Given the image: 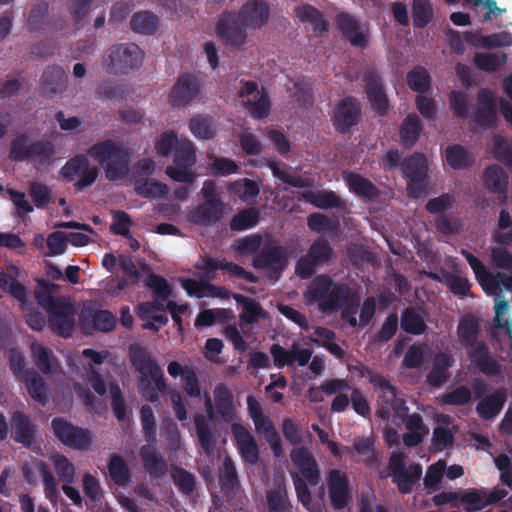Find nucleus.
I'll list each match as a JSON object with an SVG mask.
<instances>
[{
	"label": "nucleus",
	"mask_w": 512,
	"mask_h": 512,
	"mask_svg": "<svg viewBox=\"0 0 512 512\" xmlns=\"http://www.w3.org/2000/svg\"><path fill=\"white\" fill-rule=\"evenodd\" d=\"M41 81L46 92L55 94L66 88L67 75L62 67L50 66L43 72Z\"/></svg>",
	"instance_id": "8fccbe9b"
},
{
	"label": "nucleus",
	"mask_w": 512,
	"mask_h": 512,
	"mask_svg": "<svg viewBox=\"0 0 512 512\" xmlns=\"http://www.w3.org/2000/svg\"><path fill=\"white\" fill-rule=\"evenodd\" d=\"M29 195L33 204L40 209L46 208L52 202V190L44 183L34 181L29 186Z\"/></svg>",
	"instance_id": "338daca9"
},
{
	"label": "nucleus",
	"mask_w": 512,
	"mask_h": 512,
	"mask_svg": "<svg viewBox=\"0 0 512 512\" xmlns=\"http://www.w3.org/2000/svg\"><path fill=\"white\" fill-rule=\"evenodd\" d=\"M423 125L416 113H409L400 125L399 135L401 143L408 148L415 145L421 136Z\"/></svg>",
	"instance_id": "ea45409f"
},
{
	"label": "nucleus",
	"mask_w": 512,
	"mask_h": 512,
	"mask_svg": "<svg viewBox=\"0 0 512 512\" xmlns=\"http://www.w3.org/2000/svg\"><path fill=\"white\" fill-rule=\"evenodd\" d=\"M407 412H409V410ZM396 416L403 420L405 427L408 430V432L403 435V443L407 447H416L420 445L429 432L428 427L423 422L422 416L418 413H406L404 415Z\"/></svg>",
	"instance_id": "cd10ccee"
},
{
	"label": "nucleus",
	"mask_w": 512,
	"mask_h": 512,
	"mask_svg": "<svg viewBox=\"0 0 512 512\" xmlns=\"http://www.w3.org/2000/svg\"><path fill=\"white\" fill-rule=\"evenodd\" d=\"M144 60V52L135 43L113 45L106 58L107 71L113 74H128L139 69Z\"/></svg>",
	"instance_id": "6e6552de"
},
{
	"label": "nucleus",
	"mask_w": 512,
	"mask_h": 512,
	"mask_svg": "<svg viewBox=\"0 0 512 512\" xmlns=\"http://www.w3.org/2000/svg\"><path fill=\"white\" fill-rule=\"evenodd\" d=\"M401 328L408 334L422 335L427 330L424 311L421 308L409 306L401 314Z\"/></svg>",
	"instance_id": "c9c22d12"
},
{
	"label": "nucleus",
	"mask_w": 512,
	"mask_h": 512,
	"mask_svg": "<svg viewBox=\"0 0 512 512\" xmlns=\"http://www.w3.org/2000/svg\"><path fill=\"white\" fill-rule=\"evenodd\" d=\"M131 30L141 35H153L159 27V18L151 11H139L132 15Z\"/></svg>",
	"instance_id": "49530a36"
},
{
	"label": "nucleus",
	"mask_w": 512,
	"mask_h": 512,
	"mask_svg": "<svg viewBox=\"0 0 512 512\" xmlns=\"http://www.w3.org/2000/svg\"><path fill=\"white\" fill-rule=\"evenodd\" d=\"M401 169L408 179V191L411 194L419 195L422 192L421 184L426 179L428 172L426 156L421 152L413 153L403 160Z\"/></svg>",
	"instance_id": "f3484780"
},
{
	"label": "nucleus",
	"mask_w": 512,
	"mask_h": 512,
	"mask_svg": "<svg viewBox=\"0 0 512 512\" xmlns=\"http://www.w3.org/2000/svg\"><path fill=\"white\" fill-rule=\"evenodd\" d=\"M506 402L504 390H497L494 393L482 398L477 406L476 412L484 420L495 418L503 409Z\"/></svg>",
	"instance_id": "f704fd0d"
},
{
	"label": "nucleus",
	"mask_w": 512,
	"mask_h": 512,
	"mask_svg": "<svg viewBox=\"0 0 512 512\" xmlns=\"http://www.w3.org/2000/svg\"><path fill=\"white\" fill-rule=\"evenodd\" d=\"M268 512H292V504L284 485L277 484L266 491Z\"/></svg>",
	"instance_id": "de8ad7c7"
},
{
	"label": "nucleus",
	"mask_w": 512,
	"mask_h": 512,
	"mask_svg": "<svg viewBox=\"0 0 512 512\" xmlns=\"http://www.w3.org/2000/svg\"><path fill=\"white\" fill-rule=\"evenodd\" d=\"M219 482L221 490L226 496L233 497L237 494L240 482L235 464L230 457H226L223 461V466L219 475Z\"/></svg>",
	"instance_id": "79ce46f5"
},
{
	"label": "nucleus",
	"mask_w": 512,
	"mask_h": 512,
	"mask_svg": "<svg viewBox=\"0 0 512 512\" xmlns=\"http://www.w3.org/2000/svg\"><path fill=\"white\" fill-rule=\"evenodd\" d=\"M236 14L248 29L260 30L270 19V6L265 0H248Z\"/></svg>",
	"instance_id": "412c9836"
},
{
	"label": "nucleus",
	"mask_w": 512,
	"mask_h": 512,
	"mask_svg": "<svg viewBox=\"0 0 512 512\" xmlns=\"http://www.w3.org/2000/svg\"><path fill=\"white\" fill-rule=\"evenodd\" d=\"M506 61V53L496 54L477 52L474 55V64L476 67L486 72L496 71L500 66L505 64Z\"/></svg>",
	"instance_id": "680f3d73"
},
{
	"label": "nucleus",
	"mask_w": 512,
	"mask_h": 512,
	"mask_svg": "<svg viewBox=\"0 0 512 512\" xmlns=\"http://www.w3.org/2000/svg\"><path fill=\"white\" fill-rule=\"evenodd\" d=\"M48 313L51 330L63 338L70 337L75 326L74 305L69 300L62 299V302Z\"/></svg>",
	"instance_id": "6ab92c4d"
},
{
	"label": "nucleus",
	"mask_w": 512,
	"mask_h": 512,
	"mask_svg": "<svg viewBox=\"0 0 512 512\" xmlns=\"http://www.w3.org/2000/svg\"><path fill=\"white\" fill-rule=\"evenodd\" d=\"M188 127L192 135L200 140H210L216 134L213 118L208 115L193 116L189 120Z\"/></svg>",
	"instance_id": "864d4df0"
},
{
	"label": "nucleus",
	"mask_w": 512,
	"mask_h": 512,
	"mask_svg": "<svg viewBox=\"0 0 512 512\" xmlns=\"http://www.w3.org/2000/svg\"><path fill=\"white\" fill-rule=\"evenodd\" d=\"M289 263V254L285 247L265 244L254 256L252 265L257 270H264L270 280L277 281Z\"/></svg>",
	"instance_id": "9b49d317"
},
{
	"label": "nucleus",
	"mask_w": 512,
	"mask_h": 512,
	"mask_svg": "<svg viewBox=\"0 0 512 512\" xmlns=\"http://www.w3.org/2000/svg\"><path fill=\"white\" fill-rule=\"evenodd\" d=\"M107 468L109 476L115 484L119 486H126L130 482V470L121 455L113 454L109 460Z\"/></svg>",
	"instance_id": "5fc2aeb1"
},
{
	"label": "nucleus",
	"mask_w": 512,
	"mask_h": 512,
	"mask_svg": "<svg viewBox=\"0 0 512 512\" xmlns=\"http://www.w3.org/2000/svg\"><path fill=\"white\" fill-rule=\"evenodd\" d=\"M80 321L83 328L87 322H92V327L100 332H111L115 328L114 315L109 310H96L93 307L85 306L80 314Z\"/></svg>",
	"instance_id": "7c9ffc66"
},
{
	"label": "nucleus",
	"mask_w": 512,
	"mask_h": 512,
	"mask_svg": "<svg viewBox=\"0 0 512 512\" xmlns=\"http://www.w3.org/2000/svg\"><path fill=\"white\" fill-rule=\"evenodd\" d=\"M55 153L56 149L52 141L32 140L27 133H19L10 143L8 157L14 162L30 161L46 165L51 163Z\"/></svg>",
	"instance_id": "39448f33"
},
{
	"label": "nucleus",
	"mask_w": 512,
	"mask_h": 512,
	"mask_svg": "<svg viewBox=\"0 0 512 512\" xmlns=\"http://www.w3.org/2000/svg\"><path fill=\"white\" fill-rule=\"evenodd\" d=\"M406 456L402 452H392L388 460V471H381L379 477L385 479L390 477L397 486L400 494L412 493L414 486L419 483L423 469L419 463H411L406 466Z\"/></svg>",
	"instance_id": "423d86ee"
},
{
	"label": "nucleus",
	"mask_w": 512,
	"mask_h": 512,
	"mask_svg": "<svg viewBox=\"0 0 512 512\" xmlns=\"http://www.w3.org/2000/svg\"><path fill=\"white\" fill-rule=\"evenodd\" d=\"M441 278L437 273H430L429 277L433 280L441 281L449 290L457 296L465 297L469 294L471 283L467 278L458 276L452 272L442 270Z\"/></svg>",
	"instance_id": "c03bdc74"
},
{
	"label": "nucleus",
	"mask_w": 512,
	"mask_h": 512,
	"mask_svg": "<svg viewBox=\"0 0 512 512\" xmlns=\"http://www.w3.org/2000/svg\"><path fill=\"white\" fill-rule=\"evenodd\" d=\"M307 254L320 267L332 260L334 251L327 240L319 238L310 245Z\"/></svg>",
	"instance_id": "e2e57ef3"
},
{
	"label": "nucleus",
	"mask_w": 512,
	"mask_h": 512,
	"mask_svg": "<svg viewBox=\"0 0 512 512\" xmlns=\"http://www.w3.org/2000/svg\"><path fill=\"white\" fill-rule=\"evenodd\" d=\"M54 436L65 446L78 451H87L92 444V435L87 428L76 426L63 417L51 421Z\"/></svg>",
	"instance_id": "f8f14e48"
},
{
	"label": "nucleus",
	"mask_w": 512,
	"mask_h": 512,
	"mask_svg": "<svg viewBox=\"0 0 512 512\" xmlns=\"http://www.w3.org/2000/svg\"><path fill=\"white\" fill-rule=\"evenodd\" d=\"M480 333L481 324L475 316L467 314L460 318L456 334L471 365L487 377H498L502 373V365L491 354L488 344L484 340L478 341Z\"/></svg>",
	"instance_id": "f257e3e1"
},
{
	"label": "nucleus",
	"mask_w": 512,
	"mask_h": 512,
	"mask_svg": "<svg viewBox=\"0 0 512 512\" xmlns=\"http://www.w3.org/2000/svg\"><path fill=\"white\" fill-rule=\"evenodd\" d=\"M484 183L490 192L498 195L499 200L504 203L507 199L508 175L496 164L488 166L484 170Z\"/></svg>",
	"instance_id": "473e14b6"
},
{
	"label": "nucleus",
	"mask_w": 512,
	"mask_h": 512,
	"mask_svg": "<svg viewBox=\"0 0 512 512\" xmlns=\"http://www.w3.org/2000/svg\"><path fill=\"white\" fill-rule=\"evenodd\" d=\"M478 106L474 113L475 123L484 129L492 128L498 119L497 104L494 93L488 88H481L477 93Z\"/></svg>",
	"instance_id": "4be33fe9"
},
{
	"label": "nucleus",
	"mask_w": 512,
	"mask_h": 512,
	"mask_svg": "<svg viewBox=\"0 0 512 512\" xmlns=\"http://www.w3.org/2000/svg\"><path fill=\"white\" fill-rule=\"evenodd\" d=\"M201 82L193 73H183L177 77L176 82L168 94V103L173 108H184L190 105L201 92Z\"/></svg>",
	"instance_id": "ddd939ff"
},
{
	"label": "nucleus",
	"mask_w": 512,
	"mask_h": 512,
	"mask_svg": "<svg viewBox=\"0 0 512 512\" xmlns=\"http://www.w3.org/2000/svg\"><path fill=\"white\" fill-rule=\"evenodd\" d=\"M31 355L36 367L45 375L52 373L58 364L53 352L37 342L31 344Z\"/></svg>",
	"instance_id": "09e8293b"
},
{
	"label": "nucleus",
	"mask_w": 512,
	"mask_h": 512,
	"mask_svg": "<svg viewBox=\"0 0 512 512\" xmlns=\"http://www.w3.org/2000/svg\"><path fill=\"white\" fill-rule=\"evenodd\" d=\"M462 255L470 265L477 280L481 283L484 289H490L494 291L499 287L497 276H494L492 273H490L478 257L466 250H462Z\"/></svg>",
	"instance_id": "a19ab883"
},
{
	"label": "nucleus",
	"mask_w": 512,
	"mask_h": 512,
	"mask_svg": "<svg viewBox=\"0 0 512 512\" xmlns=\"http://www.w3.org/2000/svg\"><path fill=\"white\" fill-rule=\"evenodd\" d=\"M30 397L42 406H45L49 399V387L43 377L33 368L27 369L22 376Z\"/></svg>",
	"instance_id": "2f4dec72"
},
{
	"label": "nucleus",
	"mask_w": 512,
	"mask_h": 512,
	"mask_svg": "<svg viewBox=\"0 0 512 512\" xmlns=\"http://www.w3.org/2000/svg\"><path fill=\"white\" fill-rule=\"evenodd\" d=\"M139 456L145 471L151 478H161L168 472L167 462L157 450L155 442L143 445L140 448Z\"/></svg>",
	"instance_id": "a878e982"
},
{
	"label": "nucleus",
	"mask_w": 512,
	"mask_h": 512,
	"mask_svg": "<svg viewBox=\"0 0 512 512\" xmlns=\"http://www.w3.org/2000/svg\"><path fill=\"white\" fill-rule=\"evenodd\" d=\"M363 81L373 110L378 115L385 116L389 110V103L381 77L375 69H367L364 72Z\"/></svg>",
	"instance_id": "aec40b11"
},
{
	"label": "nucleus",
	"mask_w": 512,
	"mask_h": 512,
	"mask_svg": "<svg viewBox=\"0 0 512 512\" xmlns=\"http://www.w3.org/2000/svg\"><path fill=\"white\" fill-rule=\"evenodd\" d=\"M224 212L223 201H210L204 200V202L195 207L190 212L191 222L201 226H211L217 223Z\"/></svg>",
	"instance_id": "bb28decb"
},
{
	"label": "nucleus",
	"mask_w": 512,
	"mask_h": 512,
	"mask_svg": "<svg viewBox=\"0 0 512 512\" xmlns=\"http://www.w3.org/2000/svg\"><path fill=\"white\" fill-rule=\"evenodd\" d=\"M336 23L342 35L354 47L366 48L368 39L361 31V25L358 19L347 12H340L336 16Z\"/></svg>",
	"instance_id": "393cba45"
},
{
	"label": "nucleus",
	"mask_w": 512,
	"mask_h": 512,
	"mask_svg": "<svg viewBox=\"0 0 512 512\" xmlns=\"http://www.w3.org/2000/svg\"><path fill=\"white\" fill-rule=\"evenodd\" d=\"M134 191L137 195L148 198H162L169 192V187L156 179H135Z\"/></svg>",
	"instance_id": "603ef678"
},
{
	"label": "nucleus",
	"mask_w": 512,
	"mask_h": 512,
	"mask_svg": "<svg viewBox=\"0 0 512 512\" xmlns=\"http://www.w3.org/2000/svg\"><path fill=\"white\" fill-rule=\"evenodd\" d=\"M231 431L243 461L249 465L258 463L260 459L259 447L251 432L240 423H233Z\"/></svg>",
	"instance_id": "5701e85b"
},
{
	"label": "nucleus",
	"mask_w": 512,
	"mask_h": 512,
	"mask_svg": "<svg viewBox=\"0 0 512 512\" xmlns=\"http://www.w3.org/2000/svg\"><path fill=\"white\" fill-rule=\"evenodd\" d=\"M302 198L319 209L343 208L344 201L334 191H304Z\"/></svg>",
	"instance_id": "37998d69"
},
{
	"label": "nucleus",
	"mask_w": 512,
	"mask_h": 512,
	"mask_svg": "<svg viewBox=\"0 0 512 512\" xmlns=\"http://www.w3.org/2000/svg\"><path fill=\"white\" fill-rule=\"evenodd\" d=\"M292 463L299 469L303 479L311 486L320 482V470L314 455L305 446L294 448L290 453Z\"/></svg>",
	"instance_id": "b1692460"
},
{
	"label": "nucleus",
	"mask_w": 512,
	"mask_h": 512,
	"mask_svg": "<svg viewBox=\"0 0 512 512\" xmlns=\"http://www.w3.org/2000/svg\"><path fill=\"white\" fill-rule=\"evenodd\" d=\"M50 461L60 481L66 484L74 481L75 466L65 455L59 453L51 455Z\"/></svg>",
	"instance_id": "13d9d810"
},
{
	"label": "nucleus",
	"mask_w": 512,
	"mask_h": 512,
	"mask_svg": "<svg viewBox=\"0 0 512 512\" xmlns=\"http://www.w3.org/2000/svg\"><path fill=\"white\" fill-rule=\"evenodd\" d=\"M14 440L25 447H31L36 439V426L31 418L22 411H15L11 417Z\"/></svg>",
	"instance_id": "c85d7f7f"
},
{
	"label": "nucleus",
	"mask_w": 512,
	"mask_h": 512,
	"mask_svg": "<svg viewBox=\"0 0 512 512\" xmlns=\"http://www.w3.org/2000/svg\"><path fill=\"white\" fill-rule=\"evenodd\" d=\"M259 222V212L255 208H246L238 212L230 221L233 231H244L256 226Z\"/></svg>",
	"instance_id": "052dcab7"
},
{
	"label": "nucleus",
	"mask_w": 512,
	"mask_h": 512,
	"mask_svg": "<svg viewBox=\"0 0 512 512\" xmlns=\"http://www.w3.org/2000/svg\"><path fill=\"white\" fill-rule=\"evenodd\" d=\"M214 406L209 395H206L204 405L209 420H214L215 412L218 417L226 422L235 416L234 395L230 388L223 383H218L214 390Z\"/></svg>",
	"instance_id": "dca6fc26"
},
{
	"label": "nucleus",
	"mask_w": 512,
	"mask_h": 512,
	"mask_svg": "<svg viewBox=\"0 0 512 512\" xmlns=\"http://www.w3.org/2000/svg\"><path fill=\"white\" fill-rule=\"evenodd\" d=\"M233 299L242 306L240 321L246 325H252L260 318L266 317V311L255 299L249 298L243 294H232Z\"/></svg>",
	"instance_id": "4c0bfd02"
},
{
	"label": "nucleus",
	"mask_w": 512,
	"mask_h": 512,
	"mask_svg": "<svg viewBox=\"0 0 512 512\" xmlns=\"http://www.w3.org/2000/svg\"><path fill=\"white\" fill-rule=\"evenodd\" d=\"M194 422L200 447L205 454H212L216 444L212 425L202 414L196 415Z\"/></svg>",
	"instance_id": "a18cd8bd"
},
{
	"label": "nucleus",
	"mask_w": 512,
	"mask_h": 512,
	"mask_svg": "<svg viewBox=\"0 0 512 512\" xmlns=\"http://www.w3.org/2000/svg\"><path fill=\"white\" fill-rule=\"evenodd\" d=\"M362 111L359 101L352 96L342 98L333 109L331 117L335 130L347 134L361 121Z\"/></svg>",
	"instance_id": "2eb2a0df"
},
{
	"label": "nucleus",
	"mask_w": 512,
	"mask_h": 512,
	"mask_svg": "<svg viewBox=\"0 0 512 512\" xmlns=\"http://www.w3.org/2000/svg\"><path fill=\"white\" fill-rule=\"evenodd\" d=\"M352 290L347 283L335 282L329 275H317L307 286L304 293L311 304H318L324 313L338 312L348 303Z\"/></svg>",
	"instance_id": "7ed1b4c3"
},
{
	"label": "nucleus",
	"mask_w": 512,
	"mask_h": 512,
	"mask_svg": "<svg viewBox=\"0 0 512 512\" xmlns=\"http://www.w3.org/2000/svg\"><path fill=\"white\" fill-rule=\"evenodd\" d=\"M173 163L174 165H169L165 169L169 178L179 183L194 182L196 174L190 171V168L196 163V147L191 140H180L174 151Z\"/></svg>",
	"instance_id": "1a4fd4ad"
},
{
	"label": "nucleus",
	"mask_w": 512,
	"mask_h": 512,
	"mask_svg": "<svg viewBox=\"0 0 512 512\" xmlns=\"http://www.w3.org/2000/svg\"><path fill=\"white\" fill-rule=\"evenodd\" d=\"M244 108L254 119L261 120L269 116L271 110V101L265 88L256 94L255 98L243 101Z\"/></svg>",
	"instance_id": "3c124183"
},
{
	"label": "nucleus",
	"mask_w": 512,
	"mask_h": 512,
	"mask_svg": "<svg viewBox=\"0 0 512 512\" xmlns=\"http://www.w3.org/2000/svg\"><path fill=\"white\" fill-rule=\"evenodd\" d=\"M327 484L332 508L344 509L352 498L346 473L340 469H331L327 474Z\"/></svg>",
	"instance_id": "a211bd4d"
},
{
	"label": "nucleus",
	"mask_w": 512,
	"mask_h": 512,
	"mask_svg": "<svg viewBox=\"0 0 512 512\" xmlns=\"http://www.w3.org/2000/svg\"><path fill=\"white\" fill-rule=\"evenodd\" d=\"M87 154L104 168L109 181H117L128 174L131 154L121 142L102 140L90 146Z\"/></svg>",
	"instance_id": "20e7f679"
},
{
	"label": "nucleus",
	"mask_w": 512,
	"mask_h": 512,
	"mask_svg": "<svg viewBox=\"0 0 512 512\" xmlns=\"http://www.w3.org/2000/svg\"><path fill=\"white\" fill-rule=\"evenodd\" d=\"M448 166L454 170H466L473 166L474 156L462 145H448L444 151Z\"/></svg>",
	"instance_id": "e433bc0d"
},
{
	"label": "nucleus",
	"mask_w": 512,
	"mask_h": 512,
	"mask_svg": "<svg viewBox=\"0 0 512 512\" xmlns=\"http://www.w3.org/2000/svg\"><path fill=\"white\" fill-rule=\"evenodd\" d=\"M129 360L140 374L138 387L141 395L151 403L159 400V393L167 390L163 371L151 354L142 346L134 344L129 348Z\"/></svg>",
	"instance_id": "f03ea898"
},
{
	"label": "nucleus",
	"mask_w": 512,
	"mask_h": 512,
	"mask_svg": "<svg viewBox=\"0 0 512 512\" xmlns=\"http://www.w3.org/2000/svg\"><path fill=\"white\" fill-rule=\"evenodd\" d=\"M412 17L415 27H426L433 17V8L430 0H413Z\"/></svg>",
	"instance_id": "0e129e2a"
},
{
	"label": "nucleus",
	"mask_w": 512,
	"mask_h": 512,
	"mask_svg": "<svg viewBox=\"0 0 512 512\" xmlns=\"http://www.w3.org/2000/svg\"><path fill=\"white\" fill-rule=\"evenodd\" d=\"M229 191L238 195L241 200L246 202L258 196L260 187L254 180L244 178L231 183Z\"/></svg>",
	"instance_id": "69168bd1"
},
{
	"label": "nucleus",
	"mask_w": 512,
	"mask_h": 512,
	"mask_svg": "<svg viewBox=\"0 0 512 512\" xmlns=\"http://www.w3.org/2000/svg\"><path fill=\"white\" fill-rule=\"evenodd\" d=\"M170 476L181 493L191 495L194 492L196 488V478L194 474L182 467L172 466Z\"/></svg>",
	"instance_id": "6e6d98bb"
},
{
	"label": "nucleus",
	"mask_w": 512,
	"mask_h": 512,
	"mask_svg": "<svg viewBox=\"0 0 512 512\" xmlns=\"http://www.w3.org/2000/svg\"><path fill=\"white\" fill-rule=\"evenodd\" d=\"M60 176L74 183L76 191H83L91 186L97 179L99 171L94 165H91L89 159L83 154H77L70 158L60 169Z\"/></svg>",
	"instance_id": "9d476101"
},
{
	"label": "nucleus",
	"mask_w": 512,
	"mask_h": 512,
	"mask_svg": "<svg viewBox=\"0 0 512 512\" xmlns=\"http://www.w3.org/2000/svg\"><path fill=\"white\" fill-rule=\"evenodd\" d=\"M365 375L369 376V383L378 392V407L375 415L385 421H388L391 416V411L395 415H404L409 408L403 398L397 397L396 387L384 376L368 372Z\"/></svg>",
	"instance_id": "0eeeda50"
},
{
	"label": "nucleus",
	"mask_w": 512,
	"mask_h": 512,
	"mask_svg": "<svg viewBox=\"0 0 512 512\" xmlns=\"http://www.w3.org/2000/svg\"><path fill=\"white\" fill-rule=\"evenodd\" d=\"M343 179L350 192L365 200H375L380 196V190L369 179L359 173L344 171Z\"/></svg>",
	"instance_id": "c756f323"
},
{
	"label": "nucleus",
	"mask_w": 512,
	"mask_h": 512,
	"mask_svg": "<svg viewBox=\"0 0 512 512\" xmlns=\"http://www.w3.org/2000/svg\"><path fill=\"white\" fill-rule=\"evenodd\" d=\"M454 363L453 358L444 352L437 353L434 356L433 366L427 375V382L432 387H440L450 378L449 369Z\"/></svg>",
	"instance_id": "72a5a7b5"
},
{
	"label": "nucleus",
	"mask_w": 512,
	"mask_h": 512,
	"mask_svg": "<svg viewBox=\"0 0 512 512\" xmlns=\"http://www.w3.org/2000/svg\"><path fill=\"white\" fill-rule=\"evenodd\" d=\"M407 84L411 90L425 93L430 89L431 77L424 67L415 66L407 74Z\"/></svg>",
	"instance_id": "bf43d9fd"
},
{
	"label": "nucleus",
	"mask_w": 512,
	"mask_h": 512,
	"mask_svg": "<svg viewBox=\"0 0 512 512\" xmlns=\"http://www.w3.org/2000/svg\"><path fill=\"white\" fill-rule=\"evenodd\" d=\"M247 29L234 11L223 12L216 25L217 36L225 45L236 48L246 43Z\"/></svg>",
	"instance_id": "4468645a"
},
{
	"label": "nucleus",
	"mask_w": 512,
	"mask_h": 512,
	"mask_svg": "<svg viewBox=\"0 0 512 512\" xmlns=\"http://www.w3.org/2000/svg\"><path fill=\"white\" fill-rule=\"evenodd\" d=\"M144 283L147 288L153 291L155 298L167 300L172 295V289L168 281L158 274H150L146 277Z\"/></svg>",
	"instance_id": "774afa93"
},
{
	"label": "nucleus",
	"mask_w": 512,
	"mask_h": 512,
	"mask_svg": "<svg viewBox=\"0 0 512 512\" xmlns=\"http://www.w3.org/2000/svg\"><path fill=\"white\" fill-rule=\"evenodd\" d=\"M296 17L302 23H311L313 25V31L315 33H319L320 35L328 32L329 23L324 18L322 12L318 10L316 7L310 4H304L298 6L294 10Z\"/></svg>",
	"instance_id": "58836bf2"
},
{
	"label": "nucleus",
	"mask_w": 512,
	"mask_h": 512,
	"mask_svg": "<svg viewBox=\"0 0 512 512\" xmlns=\"http://www.w3.org/2000/svg\"><path fill=\"white\" fill-rule=\"evenodd\" d=\"M55 285L45 281L39 280L38 287L35 290V298L38 304L47 312L55 309L56 306L62 302L63 298L55 299L53 296Z\"/></svg>",
	"instance_id": "4d7b16f0"
}]
</instances>
